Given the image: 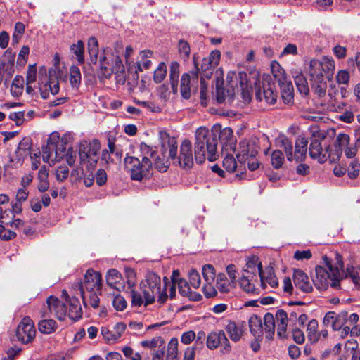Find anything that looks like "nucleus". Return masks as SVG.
Listing matches in <instances>:
<instances>
[{
    "label": "nucleus",
    "mask_w": 360,
    "mask_h": 360,
    "mask_svg": "<svg viewBox=\"0 0 360 360\" xmlns=\"http://www.w3.org/2000/svg\"><path fill=\"white\" fill-rule=\"evenodd\" d=\"M327 269L321 266L315 268V276L312 277L314 286L319 290H326L329 285L333 288L340 287V281L344 278L342 257L335 253V262H333L326 255L323 257Z\"/></svg>",
    "instance_id": "obj_1"
},
{
    "label": "nucleus",
    "mask_w": 360,
    "mask_h": 360,
    "mask_svg": "<svg viewBox=\"0 0 360 360\" xmlns=\"http://www.w3.org/2000/svg\"><path fill=\"white\" fill-rule=\"evenodd\" d=\"M217 135L204 127H199L195 132V159L198 163H202L206 159L210 162L217 159Z\"/></svg>",
    "instance_id": "obj_2"
},
{
    "label": "nucleus",
    "mask_w": 360,
    "mask_h": 360,
    "mask_svg": "<svg viewBox=\"0 0 360 360\" xmlns=\"http://www.w3.org/2000/svg\"><path fill=\"white\" fill-rule=\"evenodd\" d=\"M168 278L164 277L162 288L161 278L156 273L150 271L140 284L142 294L145 297V306L153 304L155 298L160 304L165 303L168 298L167 292Z\"/></svg>",
    "instance_id": "obj_3"
},
{
    "label": "nucleus",
    "mask_w": 360,
    "mask_h": 360,
    "mask_svg": "<svg viewBox=\"0 0 360 360\" xmlns=\"http://www.w3.org/2000/svg\"><path fill=\"white\" fill-rule=\"evenodd\" d=\"M311 90L316 96L317 102L328 110H336L337 91L331 88L328 90L326 79L310 80Z\"/></svg>",
    "instance_id": "obj_4"
},
{
    "label": "nucleus",
    "mask_w": 360,
    "mask_h": 360,
    "mask_svg": "<svg viewBox=\"0 0 360 360\" xmlns=\"http://www.w3.org/2000/svg\"><path fill=\"white\" fill-rule=\"evenodd\" d=\"M335 65L331 57L324 56L321 59H312L309 63L307 72L310 80L327 79L333 77Z\"/></svg>",
    "instance_id": "obj_5"
},
{
    "label": "nucleus",
    "mask_w": 360,
    "mask_h": 360,
    "mask_svg": "<svg viewBox=\"0 0 360 360\" xmlns=\"http://www.w3.org/2000/svg\"><path fill=\"white\" fill-rule=\"evenodd\" d=\"M125 168L130 173L133 180L141 181L147 178L152 168V163L146 158H143L141 162L135 157H127L124 160Z\"/></svg>",
    "instance_id": "obj_6"
},
{
    "label": "nucleus",
    "mask_w": 360,
    "mask_h": 360,
    "mask_svg": "<svg viewBox=\"0 0 360 360\" xmlns=\"http://www.w3.org/2000/svg\"><path fill=\"white\" fill-rule=\"evenodd\" d=\"M57 77L58 76L53 74L52 70H49L48 75L44 68L39 70V89L42 98L46 99L50 94L55 95L59 92Z\"/></svg>",
    "instance_id": "obj_7"
},
{
    "label": "nucleus",
    "mask_w": 360,
    "mask_h": 360,
    "mask_svg": "<svg viewBox=\"0 0 360 360\" xmlns=\"http://www.w3.org/2000/svg\"><path fill=\"white\" fill-rule=\"evenodd\" d=\"M60 136L57 132H53L49 136L47 144L42 147V157L45 162L51 165L63 158L64 151H60Z\"/></svg>",
    "instance_id": "obj_8"
},
{
    "label": "nucleus",
    "mask_w": 360,
    "mask_h": 360,
    "mask_svg": "<svg viewBox=\"0 0 360 360\" xmlns=\"http://www.w3.org/2000/svg\"><path fill=\"white\" fill-rule=\"evenodd\" d=\"M99 63L101 73L105 77H110L113 72L120 73L118 75L120 77V81L122 83L125 82L124 65L120 56H113L112 62L107 60L105 55L101 56Z\"/></svg>",
    "instance_id": "obj_9"
},
{
    "label": "nucleus",
    "mask_w": 360,
    "mask_h": 360,
    "mask_svg": "<svg viewBox=\"0 0 360 360\" xmlns=\"http://www.w3.org/2000/svg\"><path fill=\"white\" fill-rule=\"evenodd\" d=\"M36 335V330L32 320L26 316L22 319L16 329V338L23 344L32 342Z\"/></svg>",
    "instance_id": "obj_10"
},
{
    "label": "nucleus",
    "mask_w": 360,
    "mask_h": 360,
    "mask_svg": "<svg viewBox=\"0 0 360 360\" xmlns=\"http://www.w3.org/2000/svg\"><path fill=\"white\" fill-rule=\"evenodd\" d=\"M340 152L336 150L335 153H330L327 148L323 150L321 142L316 139L311 141L309 146V155L313 159L317 160L319 162L323 163L330 159V161H335L339 158Z\"/></svg>",
    "instance_id": "obj_11"
},
{
    "label": "nucleus",
    "mask_w": 360,
    "mask_h": 360,
    "mask_svg": "<svg viewBox=\"0 0 360 360\" xmlns=\"http://www.w3.org/2000/svg\"><path fill=\"white\" fill-rule=\"evenodd\" d=\"M48 310L42 311L43 317H49L53 314L58 320L63 321L67 316L65 304L55 296L51 295L46 300Z\"/></svg>",
    "instance_id": "obj_12"
},
{
    "label": "nucleus",
    "mask_w": 360,
    "mask_h": 360,
    "mask_svg": "<svg viewBox=\"0 0 360 360\" xmlns=\"http://www.w3.org/2000/svg\"><path fill=\"white\" fill-rule=\"evenodd\" d=\"M258 153V146L255 140L244 139L239 143L238 152L236 154L240 163H245L249 157H256Z\"/></svg>",
    "instance_id": "obj_13"
},
{
    "label": "nucleus",
    "mask_w": 360,
    "mask_h": 360,
    "mask_svg": "<svg viewBox=\"0 0 360 360\" xmlns=\"http://www.w3.org/2000/svg\"><path fill=\"white\" fill-rule=\"evenodd\" d=\"M206 345L211 350L217 349L220 345L224 346V349L226 352H229L231 349L229 341L223 330L209 333Z\"/></svg>",
    "instance_id": "obj_14"
},
{
    "label": "nucleus",
    "mask_w": 360,
    "mask_h": 360,
    "mask_svg": "<svg viewBox=\"0 0 360 360\" xmlns=\"http://www.w3.org/2000/svg\"><path fill=\"white\" fill-rule=\"evenodd\" d=\"M83 290L87 292L101 291V275L93 269H88L84 275V282H80Z\"/></svg>",
    "instance_id": "obj_15"
},
{
    "label": "nucleus",
    "mask_w": 360,
    "mask_h": 360,
    "mask_svg": "<svg viewBox=\"0 0 360 360\" xmlns=\"http://www.w3.org/2000/svg\"><path fill=\"white\" fill-rule=\"evenodd\" d=\"M180 167L191 168L193 165L192 144L189 140H184L181 144L180 154L177 160Z\"/></svg>",
    "instance_id": "obj_16"
},
{
    "label": "nucleus",
    "mask_w": 360,
    "mask_h": 360,
    "mask_svg": "<svg viewBox=\"0 0 360 360\" xmlns=\"http://www.w3.org/2000/svg\"><path fill=\"white\" fill-rule=\"evenodd\" d=\"M257 281L255 271L244 270L240 278L239 284L243 291L248 294L258 295L259 289L256 288L254 282Z\"/></svg>",
    "instance_id": "obj_17"
},
{
    "label": "nucleus",
    "mask_w": 360,
    "mask_h": 360,
    "mask_svg": "<svg viewBox=\"0 0 360 360\" xmlns=\"http://www.w3.org/2000/svg\"><path fill=\"white\" fill-rule=\"evenodd\" d=\"M221 53L219 51H213L208 57L203 58L201 64V70L204 76L210 78L214 69L218 65L220 60Z\"/></svg>",
    "instance_id": "obj_18"
},
{
    "label": "nucleus",
    "mask_w": 360,
    "mask_h": 360,
    "mask_svg": "<svg viewBox=\"0 0 360 360\" xmlns=\"http://www.w3.org/2000/svg\"><path fill=\"white\" fill-rule=\"evenodd\" d=\"M349 136L346 134H339L335 139V145L336 148H341L346 147L345 149V155L348 158H353L356 156L358 152V146L349 144Z\"/></svg>",
    "instance_id": "obj_19"
},
{
    "label": "nucleus",
    "mask_w": 360,
    "mask_h": 360,
    "mask_svg": "<svg viewBox=\"0 0 360 360\" xmlns=\"http://www.w3.org/2000/svg\"><path fill=\"white\" fill-rule=\"evenodd\" d=\"M126 330V325L122 322L117 323L112 330L107 327L101 328V335L103 338L108 342H115Z\"/></svg>",
    "instance_id": "obj_20"
},
{
    "label": "nucleus",
    "mask_w": 360,
    "mask_h": 360,
    "mask_svg": "<svg viewBox=\"0 0 360 360\" xmlns=\"http://www.w3.org/2000/svg\"><path fill=\"white\" fill-rule=\"evenodd\" d=\"M293 282L295 287L304 292L308 293L313 290L309 276L302 270L295 269L294 271Z\"/></svg>",
    "instance_id": "obj_21"
},
{
    "label": "nucleus",
    "mask_w": 360,
    "mask_h": 360,
    "mask_svg": "<svg viewBox=\"0 0 360 360\" xmlns=\"http://www.w3.org/2000/svg\"><path fill=\"white\" fill-rule=\"evenodd\" d=\"M259 275L262 288H266V283H268L271 288H276L278 285V281L274 274V269L268 266L264 271L262 270V264L259 265Z\"/></svg>",
    "instance_id": "obj_22"
},
{
    "label": "nucleus",
    "mask_w": 360,
    "mask_h": 360,
    "mask_svg": "<svg viewBox=\"0 0 360 360\" xmlns=\"http://www.w3.org/2000/svg\"><path fill=\"white\" fill-rule=\"evenodd\" d=\"M75 288L79 290L85 307L91 306L94 309L98 307L100 300L98 293L100 291L88 292L89 294L86 295L81 283H77Z\"/></svg>",
    "instance_id": "obj_23"
},
{
    "label": "nucleus",
    "mask_w": 360,
    "mask_h": 360,
    "mask_svg": "<svg viewBox=\"0 0 360 360\" xmlns=\"http://www.w3.org/2000/svg\"><path fill=\"white\" fill-rule=\"evenodd\" d=\"M256 97L258 100L262 101L263 98L269 104H274L276 101L277 94L274 91V87L269 83L263 84V90L259 86L256 91Z\"/></svg>",
    "instance_id": "obj_24"
},
{
    "label": "nucleus",
    "mask_w": 360,
    "mask_h": 360,
    "mask_svg": "<svg viewBox=\"0 0 360 360\" xmlns=\"http://www.w3.org/2000/svg\"><path fill=\"white\" fill-rule=\"evenodd\" d=\"M153 56V52L150 51H142L139 56L136 65L134 64V70L139 77L138 73L143 72L144 70H148L151 67L152 62L150 58Z\"/></svg>",
    "instance_id": "obj_25"
},
{
    "label": "nucleus",
    "mask_w": 360,
    "mask_h": 360,
    "mask_svg": "<svg viewBox=\"0 0 360 360\" xmlns=\"http://www.w3.org/2000/svg\"><path fill=\"white\" fill-rule=\"evenodd\" d=\"M275 323H277V335L281 338L286 337L288 316L283 309H278L275 315Z\"/></svg>",
    "instance_id": "obj_26"
},
{
    "label": "nucleus",
    "mask_w": 360,
    "mask_h": 360,
    "mask_svg": "<svg viewBox=\"0 0 360 360\" xmlns=\"http://www.w3.org/2000/svg\"><path fill=\"white\" fill-rule=\"evenodd\" d=\"M67 302L68 304L67 316L72 321H78L82 316V309L78 298L72 296L67 300Z\"/></svg>",
    "instance_id": "obj_27"
},
{
    "label": "nucleus",
    "mask_w": 360,
    "mask_h": 360,
    "mask_svg": "<svg viewBox=\"0 0 360 360\" xmlns=\"http://www.w3.org/2000/svg\"><path fill=\"white\" fill-rule=\"evenodd\" d=\"M225 330L231 340L238 342L240 340L244 333V325L243 323H236L229 321L225 326Z\"/></svg>",
    "instance_id": "obj_28"
},
{
    "label": "nucleus",
    "mask_w": 360,
    "mask_h": 360,
    "mask_svg": "<svg viewBox=\"0 0 360 360\" xmlns=\"http://www.w3.org/2000/svg\"><path fill=\"white\" fill-rule=\"evenodd\" d=\"M278 83L281 88V98L286 104H290L293 102L294 98V89L292 84L288 82L286 79L281 80L278 79Z\"/></svg>",
    "instance_id": "obj_29"
},
{
    "label": "nucleus",
    "mask_w": 360,
    "mask_h": 360,
    "mask_svg": "<svg viewBox=\"0 0 360 360\" xmlns=\"http://www.w3.org/2000/svg\"><path fill=\"white\" fill-rule=\"evenodd\" d=\"M176 284L178 285L179 292L182 296L188 297L190 300L198 301L201 300L202 296L197 292H192L185 279H179Z\"/></svg>",
    "instance_id": "obj_30"
},
{
    "label": "nucleus",
    "mask_w": 360,
    "mask_h": 360,
    "mask_svg": "<svg viewBox=\"0 0 360 360\" xmlns=\"http://www.w3.org/2000/svg\"><path fill=\"white\" fill-rule=\"evenodd\" d=\"M249 327L251 333L255 338H260L263 335L262 320L258 316L254 315L249 319Z\"/></svg>",
    "instance_id": "obj_31"
},
{
    "label": "nucleus",
    "mask_w": 360,
    "mask_h": 360,
    "mask_svg": "<svg viewBox=\"0 0 360 360\" xmlns=\"http://www.w3.org/2000/svg\"><path fill=\"white\" fill-rule=\"evenodd\" d=\"M264 330L265 333L266 338L272 340L275 333V319L272 314L266 313L264 318Z\"/></svg>",
    "instance_id": "obj_32"
},
{
    "label": "nucleus",
    "mask_w": 360,
    "mask_h": 360,
    "mask_svg": "<svg viewBox=\"0 0 360 360\" xmlns=\"http://www.w3.org/2000/svg\"><path fill=\"white\" fill-rule=\"evenodd\" d=\"M71 138L70 134H65L60 140V151L63 150V157H65L66 162L70 166H72L75 161V154L72 148H69L65 152V148L63 146V143L66 144L68 139Z\"/></svg>",
    "instance_id": "obj_33"
},
{
    "label": "nucleus",
    "mask_w": 360,
    "mask_h": 360,
    "mask_svg": "<svg viewBox=\"0 0 360 360\" xmlns=\"http://www.w3.org/2000/svg\"><path fill=\"white\" fill-rule=\"evenodd\" d=\"M70 53L75 56L79 64L84 62V44L82 40H79L76 44H73L70 48Z\"/></svg>",
    "instance_id": "obj_34"
},
{
    "label": "nucleus",
    "mask_w": 360,
    "mask_h": 360,
    "mask_svg": "<svg viewBox=\"0 0 360 360\" xmlns=\"http://www.w3.org/2000/svg\"><path fill=\"white\" fill-rule=\"evenodd\" d=\"M32 141L30 139H23L19 143L16 150L17 156L22 161L27 156L33 153L30 152Z\"/></svg>",
    "instance_id": "obj_35"
},
{
    "label": "nucleus",
    "mask_w": 360,
    "mask_h": 360,
    "mask_svg": "<svg viewBox=\"0 0 360 360\" xmlns=\"http://www.w3.org/2000/svg\"><path fill=\"white\" fill-rule=\"evenodd\" d=\"M277 143L278 146L283 148L285 151L288 160H294L292 142L288 138L281 136L278 139Z\"/></svg>",
    "instance_id": "obj_36"
},
{
    "label": "nucleus",
    "mask_w": 360,
    "mask_h": 360,
    "mask_svg": "<svg viewBox=\"0 0 360 360\" xmlns=\"http://www.w3.org/2000/svg\"><path fill=\"white\" fill-rule=\"evenodd\" d=\"M39 330L44 334H51L55 331L57 325L53 319H43L38 323Z\"/></svg>",
    "instance_id": "obj_37"
},
{
    "label": "nucleus",
    "mask_w": 360,
    "mask_h": 360,
    "mask_svg": "<svg viewBox=\"0 0 360 360\" xmlns=\"http://www.w3.org/2000/svg\"><path fill=\"white\" fill-rule=\"evenodd\" d=\"M295 83L298 91L302 94L307 95L309 92V88L307 81L302 73H297L294 76Z\"/></svg>",
    "instance_id": "obj_38"
},
{
    "label": "nucleus",
    "mask_w": 360,
    "mask_h": 360,
    "mask_svg": "<svg viewBox=\"0 0 360 360\" xmlns=\"http://www.w3.org/2000/svg\"><path fill=\"white\" fill-rule=\"evenodd\" d=\"M82 75L77 66H72L70 70V82L73 89H77L81 84Z\"/></svg>",
    "instance_id": "obj_39"
},
{
    "label": "nucleus",
    "mask_w": 360,
    "mask_h": 360,
    "mask_svg": "<svg viewBox=\"0 0 360 360\" xmlns=\"http://www.w3.org/2000/svg\"><path fill=\"white\" fill-rule=\"evenodd\" d=\"M122 279V274L116 269H110L106 275L107 284L112 288H116V284Z\"/></svg>",
    "instance_id": "obj_40"
},
{
    "label": "nucleus",
    "mask_w": 360,
    "mask_h": 360,
    "mask_svg": "<svg viewBox=\"0 0 360 360\" xmlns=\"http://www.w3.org/2000/svg\"><path fill=\"white\" fill-rule=\"evenodd\" d=\"M179 342L176 338H172L167 345V356L169 359L178 360Z\"/></svg>",
    "instance_id": "obj_41"
},
{
    "label": "nucleus",
    "mask_w": 360,
    "mask_h": 360,
    "mask_svg": "<svg viewBox=\"0 0 360 360\" xmlns=\"http://www.w3.org/2000/svg\"><path fill=\"white\" fill-rule=\"evenodd\" d=\"M88 49L91 63H96L98 54V43L97 39L92 37L88 41Z\"/></svg>",
    "instance_id": "obj_42"
},
{
    "label": "nucleus",
    "mask_w": 360,
    "mask_h": 360,
    "mask_svg": "<svg viewBox=\"0 0 360 360\" xmlns=\"http://www.w3.org/2000/svg\"><path fill=\"white\" fill-rule=\"evenodd\" d=\"M115 153L117 158H120L121 156L117 152H115V143L110 141H108V149H104L102 151L101 159L105 161V163L110 164L114 162V160L111 158V154Z\"/></svg>",
    "instance_id": "obj_43"
},
{
    "label": "nucleus",
    "mask_w": 360,
    "mask_h": 360,
    "mask_svg": "<svg viewBox=\"0 0 360 360\" xmlns=\"http://www.w3.org/2000/svg\"><path fill=\"white\" fill-rule=\"evenodd\" d=\"M24 89V78L22 76L15 77L11 86V92L13 95L18 96L22 94Z\"/></svg>",
    "instance_id": "obj_44"
},
{
    "label": "nucleus",
    "mask_w": 360,
    "mask_h": 360,
    "mask_svg": "<svg viewBox=\"0 0 360 360\" xmlns=\"http://www.w3.org/2000/svg\"><path fill=\"white\" fill-rule=\"evenodd\" d=\"M190 76L184 74L181 79V94L184 98L188 99L191 96Z\"/></svg>",
    "instance_id": "obj_45"
},
{
    "label": "nucleus",
    "mask_w": 360,
    "mask_h": 360,
    "mask_svg": "<svg viewBox=\"0 0 360 360\" xmlns=\"http://www.w3.org/2000/svg\"><path fill=\"white\" fill-rule=\"evenodd\" d=\"M143 158H146L153 164V160L157 155L156 147L150 146L144 143L140 146Z\"/></svg>",
    "instance_id": "obj_46"
},
{
    "label": "nucleus",
    "mask_w": 360,
    "mask_h": 360,
    "mask_svg": "<svg viewBox=\"0 0 360 360\" xmlns=\"http://www.w3.org/2000/svg\"><path fill=\"white\" fill-rule=\"evenodd\" d=\"M154 167L161 172H165L169 167V163L168 160L165 159V156L161 157L160 155H156L153 160Z\"/></svg>",
    "instance_id": "obj_47"
},
{
    "label": "nucleus",
    "mask_w": 360,
    "mask_h": 360,
    "mask_svg": "<svg viewBox=\"0 0 360 360\" xmlns=\"http://www.w3.org/2000/svg\"><path fill=\"white\" fill-rule=\"evenodd\" d=\"M167 74V66L164 62L159 64L158 67L154 71L153 79L157 84L161 83Z\"/></svg>",
    "instance_id": "obj_48"
},
{
    "label": "nucleus",
    "mask_w": 360,
    "mask_h": 360,
    "mask_svg": "<svg viewBox=\"0 0 360 360\" xmlns=\"http://www.w3.org/2000/svg\"><path fill=\"white\" fill-rule=\"evenodd\" d=\"M271 161L274 168H281L284 162V156L283 153L279 150H274L271 154Z\"/></svg>",
    "instance_id": "obj_49"
},
{
    "label": "nucleus",
    "mask_w": 360,
    "mask_h": 360,
    "mask_svg": "<svg viewBox=\"0 0 360 360\" xmlns=\"http://www.w3.org/2000/svg\"><path fill=\"white\" fill-rule=\"evenodd\" d=\"M164 343V340L161 337H155L150 340L141 341V345L143 347L154 349L155 347H162Z\"/></svg>",
    "instance_id": "obj_50"
},
{
    "label": "nucleus",
    "mask_w": 360,
    "mask_h": 360,
    "mask_svg": "<svg viewBox=\"0 0 360 360\" xmlns=\"http://www.w3.org/2000/svg\"><path fill=\"white\" fill-rule=\"evenodd\" d=\"M202 275L205 283H212L215 278L214 268L211 264H206L202 268Z\"/></svg>",
    "instance_id": "obj_51"
},
{
    "label": "nucleus",
    "mask_w": 360,
    "mask_h": 360,
    "mask_svg": "<svg viewBox=\"0 0 360 360\" xmlns=\"http://www.w3.org/2000/svg\"><path fill=\"white\" fill-rule=\"evenodd\" d=\"M112 304L115 310L122 311L126 309L127 302L124 297L118 294L114 296Z\"/></svg>",
    "instance_id": "obj_52"
},
{
    "label": "nucleus",
    "mask_w": 360,
    "mask_h": 360,
    "mask_svg": "<svg viewBox=\"0 0 360 360\" xmlns=\"http://www.w3.org/2000/svg\"><path fill=\"white\" fill-rule=\"evenodd\" d=\"M142 292H138L134 290H131L130 292L131 297V304L134 307H139L141 305H145V297L144 295H141Z\"/></svg>",
    "instance_id": "obj_53"
},
{
    "label": "nucleus",
    "mask_w": 360,
    "mask_h": 360,
    "mask_svg": "<svg viewBox=\"0 0 360 360\" xmlns=\"http://www.w3.org/2000/svg\"><path fill=\"white\" fill-rule=\"evenodd\" d=\"M179 52L181 57L184 60H187L189 58L191 49L188 43L183 39L179 40L178 43Z\"/></svg>",
    "instance_id": "obj_54"
},
{
    "label": "nucleus",
    "mask_w": 360,
    "mask_h": 360,
    "mask_svg": "<svg viewBox=\"0 0 360 360\" xmlns=\"http://www.w3.org/2000/svg\"><path fill=\"white\" fill-rule=\"evenodd\" d=\"M338 315L333 311L328 312L324 318L323 323L326 326H330L334 330H338L339 326H334V321H336Z\"/></svg>",
    "instance_id": "obj_55"
},
{
    "label": "nucleus",
    "mask_w": 360,
    "mask_h": 360,
    "mask_svg": "<svg viewBox=\"0 0 360 360\" xmlns=\"http://www.w3.org/2000/svg\"><path fill=\"white\" fill-rule=\"evenodd\" d=\"M217 288L221 292H227L229 290V283L226 281L224 274H220L217 277Z\"/></svg>",
    "instance_id": "obj_56"
},
{
    "label": "nucleus",
    "mask_w": 360,
    "mask_h": 360,
    "mask_svg": "<svg viewBox=\"0 0 360 360\" xmlns=\"http://www.w3.org/2000/svg\"><path fill=\"white\" fill-rule=\"evenodd\" d=\"M223 167L229 172H235L237 162L235 160L234 157L232 155H226L223 160Z\"/></svg>",
    "instance_id": "obj_57"
},
{
    "label": "nucleus",
    "mask_w": 360,
    "mask_h": 360,
    "mask_svg": "<svg viewBox=\"0 0 360 360\" xmlns=\"http://www.w3.org/2000/svg\"><path fill=\"white\" fill-rule=\"evenodd\" d=\"M318 328V321L315 319L311 320L307 325V335L309 338L314 341H316L318 340L317 335H316V330Z\"/></svg>",
    "instance_id": "obj_58"
},
{
    "label": "nucleus",
    "mask_w": 360,
    "mask_h": 360,
    "mask_svg": "<svg viewBox=\"0 0 360 360\" xmlns=\"http://www.w3.org/2000/svg\"><path fill=\"white\" fill-rule=\"evenodd\" d=\"M360 162L357 160H352L349 165L348 176L352 179H356L359 174Z\"/></svg>",
    "instance_id": "obj_59"
},
{
    "label": "nucleus",
    "mask_w": 360,
    "mask_h": 360,
    "mask_svg": "<svg viewBox=\"0 0 360 360\" xmlns=\"http://www.w3.org/2000/svg\"><path fill=\"white\" fill-rule=\"evenodd\" d=\"M2 223L15 229H20L25 225L24 221L20 219H15L14 217L11 221H10L8 220V217L6 218L5 215L2 216Z\"/></svg>",
    "instance_id": "obj_60"
},
{
    "label": "nucleus",
    "mask_w": 360,
    "mask_h": 360,
    "mask_svg": "<svg viewBox=\"0 0 360 360\" xmlns=\"http://www.w3.org/2000/svg\"><path fill=\"white\" fill-rule=\"evenodd\" d=\"M349 73L346 70H339L336 75L335 79L338 84L347 85L349 80Z\"/></svg>",
    "instance_id": "obj_61"
},
{
    "label": "nucleus",
    "mask_w": 360,
    "mask_h": 360,
    "mask_svg": "<svg viewBox=\"0 0 360 360\" xmlns=\"http://www.w3.org/2000/svg\"><path fill=\"white\" fill-rule=\"evenodd\" d=\"M348 276L351 278L355 285L360 287V277L352 266L347 267V272L345 277L347 278Z\"/></svg>",
    "instance_id": "obj_62"
},
{
    "label": "nucleus",
    "mask_w": 360,
    "mask_h": 360,
    "mask_svg": "<svg viewBox=\"0 0 360 360\" xmlns=\"http://www.w3.org/2000/svg\"><path fill=\"white\" fill-rule=\"evenodd\" d=\"M188 276L191 285L194 288H198L201 283L199 273L196 270L192 269L190 271Z\"/></svg>",
    "instance_id": "obj_63"
},
{
    "label": "nucleus",
    "mask_w": 360,
    "mask_h": 360,
    "mask_svg": "<svg viewBox=\"0 0 360 360\" xmlns=\"http://www.w3.org/2000/svg\"><path fill=\"white\" fill-rule=\"evenodd\" d=\"M69 176V169L65 165L58 167L56 173V179L58 181H64Z\"/></svg>",
    "instance_id": "obj_64"
}]
</instances>
